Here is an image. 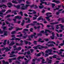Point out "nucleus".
I'll return each instance as SVG.
<instances>
[{"mask_svg":"<svg viewBox=\"0 0 64 64\" xmlns=\"http://www.w3.org/2000/svg\"><path fill=\"white\" fill-rule=\"evenodd\" d=\"M15 54V51H12L11 52V53L10 54V56H9V57L10 58H12V57H15L16 55L15 54Z\"/></svg>","mask_w":64,"mask_h":64,"instance_id":"f257e3e1","label":"nucleus"},{"mask_svg":"<svg viewBox=\"0 0 64 64\" xmlns=\"http://www.w3.org/2000/svg\"><path fill=\"white\" fill-rule=\"evenodd\" d=\"M15 19H13L12 20L14 21H16V19H18V20H20L22 18V16H14Z\"/></svg>","mask_w":64,"mask_h":64,"instance_id":"f03ea898","label":"nucleus"},{"mask_svg":"<svg viewBox=\"0 0 64 64\" xmlns=\"http://www.w3.org/2000/svg\"><path fill=\"white\" fill-rule=\"evenodd\" d=\"M25 31H28V30L26 28L24 29L23 31V32L24 33V36H25V35H27L26 34H26V32Z\"/></svg>","mask_w":64,"mask_h":64,"instance_id":"7ed1b4c3","label":"nucleus"},{"mask_svg":"<svg viewBox=\"0 0 64 64\" xmlns=\"http://www.w3.org/2000/svg\"><path fill=\"white\" fill-rule=\"evenodd\" d=\"M37 47H41L42 48H45V49H47L48 47L47 46H40V45H38L37 46H36Z\"/></svg>","mask_w":64,"mask_h":64,"instance_id":"20e7f679","label":"nucleus"},{"mask_svg":"<svg viewBox=\"0 0 64 64\" xmlns=\"http://www.w3.org/2000/svg\"><path fill=\"white\" fill-rule=\"evenodd\" d=\"M42 16H41L40 17L38 18H37V20H38V21H39L42 20V21H45V19L44 18L43 19L42 18Z\"/></svg>","mask_w":64,"mask_h":64,"instance_id":"39448f33","label":"nucleus"},{"mask_svg":"<svg viewBox=\"0 0 64 64\" xmlns=\"http://www.w3.org/2000/svg\"><path fill=\"white\" fill-rule=\"evenodd\" d=\"M62 21V23H64V18H59V19H58V21Z\"/></svg>","mask_w":64,"mask_h":64,"instance_id":"423d86ee","label":"nucleus"},{"mask_svg":"<svg viewBox=\"0 0 64 64\" xmlns=\"http://www.w3.org/2000/svg\"><path fill=\"white\" fill-rule=\"evenodd\" d=\"M52 36H50V38H51V39L52 40H53L54 39V37H55V36H54V35H55V34L54 33V32H52Z\"/></svg>","mask_w":64,"mask_h":64,"instance_id":"0eeeda50","label":"nucleus"},{"mask_svg":"<svg viewBox=\"0 0 64 64\" xmlns=\"http://www.w3.org/2000/svg\"><path fill=\"white\" fill-rule=\"evenodd\" d=\"M15 39H14V38H12L11 39V40H16V41H17V40H18V41H20V39L19 38H14Z\"/></svg>","mask_w":64,"mask_h":64,"instance_id":"6e6552de","label":"nucleus"},{"mask_svg":"<svg viewBox=\"0 0 64 64\" xmlns=\"http://www.w3.org/2000/svg\"><path fill=\"white\" fill-rule=\"evenodd\" d=\"M13 6L15 7V8H16L17 9H20V6L19 5L16 6L14 5H13Z\"/></svg>","mask_w":64,"mask_h":64,"instance_id":"1a4fd4ad","label":"nucleus"},{"mask_svg":"<svg viewBox=\"0 0 64 64\" xmlns=\"http://www.w3.org/2000/svg\"><path fill=\"white\" fill-rule=\"evenodd\" d=\"M46 46H48V47H54V44H46Z\"/></svg>","mask_w":64,"mask_h":64,"instance_id":"9d476101","label":"nucleus"},{"mask_svg":"<svg viewBox=\"0 0 64 64\" xmlns=\"http://www.w3.org/2000/svg\"><path fill=\"white\" fill-rule=\"evenodd\" d=\"M58 23H59V22H54L50 23V24L51 25H54V24H58Z\"/></svg>","mask_w":64,"mask_h":64,"instance_id":"9b49d317","label":"nucleus"},{"mask_svg":"<svg viewBox=\"0 0 64 64\" xmlns=\"http://www.w3.org/2000/svg\"><path fill=\"white\" fill-rule=\"evenodd\" d=\"M52 2H54V3H60V2L58 0H54L52 1Z\"/></svg>","mask_w":64,"mask_h":64,"instance_id":"f8f14e48","label":"nucleus"},{"mask_svg":"<svg viewBox=\"0 0 64 64\" xmlns=\"http://www.w3.org/2000/svg\"><path fill=\"white\" fill-rule=\"evenodd\" d=\"M41 40H42V39L40 38L38 39V42H40L41 43H43V42H44V40L41 41Z\"/></svg>","mask_w":64,"mask_h":64,"instance_id":"ddd939ff","label":"nucleus"},{"mask_svg":"<svg viewBox=\"0 0 64 64\" xmlns=\"http://www.w3.org/2000/svg\"><path fill=\"white\" fill-rule=\"evenodd\" d=\"M47 44H50V43H52V44H56V43L53 41H49L47 43Z\"/></svg>","mask_w":64,"mask_h":64,"instance_id":"4468645a","label":"nucleus"},{"mask_svg":"<svg viewBox=\"0 0 64 64\" xmlns=\"http://www.w3.org/2000/svg\"><path fill=\"white\" fill-rule=\"evenodd\" d=\"M24 57L25 56H23L22 57V56H20L18 57L17 59L18 60H19L20 59H23V58H24Z\"/></svg>","mask_w":64,"mask_h":64,"instance_id":"2eb2a0df","label":"nucleus"},{"mask_svg":"<svg viewBox=\"0 0 64 64\" xmlns=\"http://www.w3.org/2000/svg\"><path fill=\"white\" fill-rule=\"evenodd\" d=\"M40 25H42V28H43V27H44V26L43 24H42V23L39 24L38 22L36 24V25H40Z\"/></svg>","mask_w":64,"mask_h":64,"instance_id":"dca6fc26","label":"nucleus"},{"mask_svg":"<svg viewBox=\"0 0 64 64\" xmlns=\"http://www.w3.org/2000/svg\"><path fill=\"white\" fill-rule=\"evenodd\" d=\"M2 64H9V62H5V60H2Z\"/></svg>","mask_w":64,"mask_h":64,"instance_id":"f3484780","label":"nucleus"},{"mask_svg":"<svg viewBox=\"0 0 64 64\" xmlns=\"http://www.w3.org/2000/svg\"><path fill=\"white\" fill-rule=\"evenodd\" d=\"M58 8H56V9H54V11H56V10H59V8H60V7H61V6H60L58 5Z\"/></svg>","mask_w":64,"mask_h":64,"instance_id":"a211bd4d","label":"nucleus"},{"mask_svg":"<svg viewBox=\"0 0 64 64\" xmlns=\"http://www.w3.org/2000/svg\"><path fill=\"white\" fill-rule=\"evenodd\" d=\"M46 61H49L48 62V63H51L52 62V60H49L48 58H46Z\"/></svg>","mask_w":64,"mask_h":64,"instance_id":"6ab92c4d","label":"nucleus"},{"mask_svg":"<svg viewBox=\"0 0 64 64\" xmlns=\"http://www.w3.org/2000/svg\"><path fill=\"white\" fill-rule=\"evenodd\" d=\"M15 44V42H14L13 41L12 42H10V44H9V46H13Z\"/></svg>","mask_w":64,"mask_h":64,"instance_id":"aec40b11","label":"nucleus"},{"mask_svg":"<svg viewBox=\"0 0 64 64\" xmlns=\"http://www.w3.org/2000/svg\"><path fill=\"white\" fill-rule=\"evenodd\" d=\"M55 31H56V32H57L58 33H60L61 32H62V30H59V31L57 29H56L55 30Z\"/></svg>","mask_w":64,"mask_h":64,"instance_id":"412c9836","label":"nucleus"},{"mask_svg":"<svg viewBox=\"0 0 64 64\" xmlns=\"http://www.w3.org/2000/svg\"><path fill=\"white\" fill-rule=\"evenodd\" d=\"M59 26H60L61 29H62V30H64V28H64V26H62L61 24H59Z\"/></svg>","mask_w":64,"mask_h":64,"instance_id":"4be33fe9","label":"nucleus"},{"mask_svg":"<svg viewBox=\"0 0 64 64\" xmlns=\"http://www.w3.org/2000/svg\"><path fill=\"white\" fill-rule=\"evenodd\" d=\"M52 13L51 12H48L46 13V15L47 16H48V14H49V15H52Z\"/></svg>","mask_w":64,"mask_h":64,"instance_id":"5701e85b","label":"nucleus"},{"mask_svg":"<svg viewBox=\"0 0 64 64\" xmlns=\"http://www.w3.org/2000/svg\"><path fill=\"white\" fill-rule=\"evenodd\" d=\"M7 7L5 5V4H0V8H1V7Z\"/></svg>","mask_w":64,"mask_h":64,"instance_id":"b1692460","label":"nucleus"},{"mask_svg":"<svg viewBox=\"0 0 64 64\" xmlns=\"http://www.w3.org/2000/svg\"><path fill=\"white\" fill-rule=\"evenodd\" d=\"M45 61V60L44 59H42V64L43 63H47V62H44Z\"/></svg>","mask_w":64,"mask_h":64,"instance_id":"393cba45","label":"nucleus"},{"mask_svg":"<svg viewBox=\"0 0 64 64\" xmlns=\"http://www.w3.org/2000/svg\"><path fill=\"white\" fill-rule=\"evenodd\" d=\"M0 17H1L2 18H3L4 17V16H3V13L2 12H0Z\"/></svg>","mask_w":64,"mask_h":64,"instance_id":"a878e982","label":"nucleus"},{"mask_svg":"<svg viewBox=\"0 0 64 64\" xmlns=\"http://www.w3.org/2000/svg\"><path fill=\"white\" fill-rule=\"evenodd\" d=\"M5 22L6 23V24H7V25H8V26L10 27V24L7 21H5Z\"/></svg>","mask_w":64,"mask_h":64,"instance_id":"bb28decb","label":"nucleus"},{"mask_svg":"<svg viewBox=\"0 0 64 64\" xmlns=\"http://www.w3.org/2000/svg\"><path fill=\"white\" fill-rule=\"evenodd\" d=\"M5 50V52H8V51L10 50V49H9V48H8V47H7L6 48Z\"/></svg>","mask_w":64,"mask_h":64,"instance_id":"cd10ccee","label":"nucleus"},{"mask_svg":"<svg viewBox=\"0 0 64 64\" xmlns=\"http://www.w3.org/2000/svg\"><path fill=\"white\" fill-rule=\"evenodd\" d=\"M41 52H40L39 53L37 54L36 56L37 57H39L41 56Z\"/></svg>","mask_w":64,"mask_h":64,"instance_id":"c85d7f7f","label":"nucleus"},{"mask_svg":"<svg viewBox=\"0 0 64 64\" xmlns=\"http://www.w3.org/2000/svg\"><path fill=\"white\" fill-rule=\"evenodd\" d=\"M63 43H62L61 44H60L59 45V46H63L64 45V40L63 41Z\"/></svg>","mask_w":64,"mask_h":64,"instance_id":"c756f323","label":"nucleus"},{"mask_svg":"<svg viewBox=\"0 0 64 64\" xmlns=\"http://www.w3.org/2000/svg\"><path fill=\"white\" fill-rule=\"evenodd\" d=\"M12 3H14V4H17L18 3V2L14 0L12 1Z\"/></svg>","mask_w":64,"mask_h":64,"instance_id":"7c9ffc66","label":"nucleus"},{"mask_svg":"<svg viewBox=\"0 0 64 64\" xmlns=\"http://www.w3.org/2000/svg\"><path fill=\"white\" fill-rule=\"evenodd\" d=\"M38 7L40 9H42V8H44V6H39Z\"/></svg>","mask_w":64,"mask_h":64,"instance_id":"2f4dec72","label":"nucleus"},{"mask_svg":"<svg viewBox=\"0 0 64 64\" xmlns=\"http://www.w3.org/2000/svg\"><path fill=\"white\" fill-rule=\"evenodd\" d=\"M24 7H25V6H22L21 7V9L22 10H26V8H24Z\"/></svg>","mask_w":64,"mask_h":64,"instance_id":"473e14b6","label":"nucleus"},{"mask_svg":"<svg viewBox=\"0 0 64 64\" xmlns=\"http://www.w3.org/2000/svg\"><path fill=\"white\" fill-rule=\"evenodd\" d=\"M56 53H58V54H61L62 53V52L60 51V52H58V51H56Z\"/></svg>","mask_w":64,"mask_h":64,"instance_id":"72a5a7b5","label":"nucleus"},{"mask_svg":"<svg viewBox=\"0 0 64 64\" xmlns=\"http://www.w3.org/2000/svg\"><path fill=\"white\" fill-rule=\"evenodd\" d=\"M47 31L49 33H51V32H50V30H46L45 32H44V33H46Z\"/></svg>","mask_w":64,"mask_h":64,"instance_id":"f704fd0d","label":"nucleus"},{"mask_svg":"<svg viewBox=\"0 0 64 64\" xmlns=\"http://www.w3.org/2000/svg\"><path fill=\"white\" fill-rule=\"evenodd\" d=\"M26 23H30V19H28V21L26 22Z\"/></svg>","mask_w":64,"mask_h":64,"instance_id":"c9c22d12","label":"nucleus"},{"mask_svg":"<svg viewBox=\"0 0 64 64\" xmlns=\"http://www.w3.org/2000/svg\"><path fill=\"white\" fill-rule=\"evenodd\" d=\"M14 28V27H12V26H11L10 28H9L8 29V30L10 31L11 30L13 29V28Z\"/></svg>","mask_w":64,"mask_h":64,"instance_id":"e433bc0d","label":"nucleus"},{"mask_svg":"<svg viewBox=\"0 0 64 64\" xmlns=\"http://www.w3.org/2000/svg\"><path fill=\"white\" fill-rule=\"evenodd\" d=\"M37 35L38 36H42V34H39L38 33L37 34Z\"/></svg>","mask_w":64,"mask_h":64,"instance_id":"4c0bfd02","label":"nucleus"},{"mask_svg":"<svg viewBox=\"0 0 64 64\" xmlns=\"http://www.w3.org/2000/svg\"><path fill=\"white\" fill-rule=\"evenodd\" d=\"M22 37L23 38L25 39L28 37V35H26L25 36H22Z\"/></svg>","mask_w":64,"mask_h":64,"instance_id":"58836bf2","label":"nucleus"},{"mask_svg":"<svg viewBox=\"0 0 64 64\" xmlns=\"http://www.w3.org/2000/svg\"><path fill=\"white\" fill-rule=\"evenodd\" d=\"M46 19L48 21H49L50 20V19H49V17H46Z\"/></svg>","mask_w":64,"mask_h":64,"instance_id":"ea45409f","label":"nucleus"},{"mask_svg":"<svg viewBox=\"0 0 64 64\" xmlns=\"http://www.w3.org/2000/svg\"><path fill=\"white\" fill-rule=\"evenodd\" d=\"M7 32L5 31L4 32V36H7Z\"/></svg>","mask_w":64,"mask_h":64,"instance_id":"a19ab883","label":"nucleus"},{"mask_svg":"<svg viewBox=\"0 0 64 64\" xmlns=\"http://www.w3.org/2000/svg\"><path fill=\"white\" fill-rule=\"evenodd\" d=\"M8 5H10V6H12V4L10 2H8L7 4Z\"/></svg>","mask_w":64,"mask_h":64,"instance_id":"79ce46f5","label":"nucleus"},{"mask_svg":"<svg viewBox=\"0 0 64 64\" xmlns=\"http://www.w3.org/2000/svg\"><path fill=\"white\" fill-rule=\"evenodd\" d=\"M23 28H18V29L16 30V31H18V30H22V29Z\"/></svg>","mask_w":64,"mask_h":64,"instance_id":"37998d69","label":"nucleus"},{"mask_svg":"<svg viewBox=\"0 0 64 64\" xmlns=\"http://www.w3.org/2000/svg\"><path fill=\"white\" fill-rule=\"evenodd\" d=\"M33 48H34L35 50H37V49H38V47L37 46H34L33 47Z\"/></svg>","mask_w":64,"mask_h":64,"instance_id":"c03bdc74","label":"nucleus"},{"mask_svg":"<svg viewBox=\"0 0 64 64\" xmlns=\"http://www.w3.org/2000/svg\"><path fill=\"white\" fill-rule=\"evenodd\" d=\"M12 58L8 59L9 62L10 63H11L12 62Z\"/></svg>","mask_w":64,"mask_h":64,"instance_id":"a18cd8bd","label":"nucleus"},{"mask_svg":"<svg viewBox=\"0 0 64 64\" xmlns=\"http://www.w3.org/2000/svg\"><path fill=\"white\" fill-rule=\"evenodd\" d=\"M56 56H57V55L56 54H54L53 56H52V57L53 58H56Z\"/></svg>","mask_w":64,"mask_h":64,"instance_id":"49530a36","label":"nucleus"},{"mask_svg":"<svg viewBox=\"0 0 64 64\" xmlns=\"http://www.w3.org/2000/svg\"><path fill=\"white\" fill-rule=\"evenodd\" d=\"M22 34H21L20 35H18L16 36L17 37H22Z\"/></svg>","mask_w":64,"mask_h":64,"instance_id":"de8ad7c7","label":"nucleus"},{"mask_svg":"<svg viewBox=\"0 0 64 64\" xmlns=\"http://www.w3.org/2000/svg\"><path fill=\"white\" fill-rule=\"evenodd\" d=\"M15 63L17 64H20V62L18 61H16L15 62Z\"/></svg>","mask_w":64,"mask_h":64,"instance_id":"09e8293b","label":"nucleus"},{"mask_svg":"<svg viewBox=\"0 0 64 64\" xmlns=\"http://www.w3.org/2000/svg\"><path fill=\"white\" fill-rule=\"evenodd\" d=\"M16 33V32H15V31H14L12 32H11V34H15Z\"/></svg>","mask_w":64,"mask_h":64,"instance_id":"8fccbe9b","label":"nucleus"},{"mask_svg":"<svg viewBox=\"0 0 64 64\" xmlns=\"http://www.w3.org/2000/svg\"><path fill=\"white\" fill-rule=\"evenodd\" d=\"M16 46H21V44H19L18 43H16Z\"/></svg>","mask_w":64,"mask_h":64,"instance_id":"3c124183","label":"nucleus"},{"mask_svg":"<svg viewBox=\"0 0 64 64\" xmlns=\"http://www.w3.org/2000/svg\"><path fill=\"white\" fill-rule=\"evenodd\" d=\"M20 14L22 16H23V12L22 11H20Z\"/></svg>","mask_w":64,"mask_h":64,"instance_id":"603ef678","label":"nucleus"},{"mask_svg":"<svg viewBox=\"0 0 64 64\" xmlns=\"http://www.w3.org/2000/svg\"><path fill=\"white\" fill-rule=\"evenodd\" d=\"M37 42L34 41L33 42V43L34 44V45H37Z\"/></svg>","mask_w":64,"mask_h":64,"instance_id":"864d4df0","label":"nucleus"},{"mask_svg":"<svg viewBox=\"0 0 64 64\" xmlns=\"http://www.w3.org/2000/svg\"><path fill=\"white\" fill-rule=\"evenodd\" d=\"M21 49H22L21 47H19L18 48V51H20V50H21Z\"/></svg>","mask_w":64,"mask_h":64,"instance_id":"5fc2aeb1","label":"nucleus"},{"mask_svg":"<svg viewBox=\"0 0 64 64\" xmlns=\"http://www.w3.org/2000/svg\"><path fill=\"white\" fill-rule=\"evenodd\" d=\"M52 8H54V6H55V4H52Z\"/></svg>","mask_w":64,"mask_h":64,"instance_id":"6e6d98bb","label":"nucleus"},{"mask_svg":"<svg viewBox=\"0 0 64 64\" xmlns=\"http://www.w3.org/2000/svg\"><path fill=\"white\" fill-rule=\"evenodd\" d=\"M49 56L48 54H45V56H44V57H48Z\"/></svg>","mask_w":64,"mask_h":64,"instance_id":"4d7b16f0","label":"nucleus"},{"mask_svg":"<svg viewBox=\"0 0 64 64\" xmlns=\"http://www.w3.org/2000/svg\"><path fill=\"white\" fill-rule=\"evenodd\" d=\"M45 12V10L44 9H42V13H44Z\"/></svg>","mask_w":64,"mask_h":64,"instance_id":"13d9d810","label":"nucleus"},{"mask_svg":"<svg viewBox=\"0 0 64 64\" xmlns=\"http://www.w3.org/2000/svg\"><path fill=\"white\" fill-rule=\"evenodd\" d=\"M26 4H30L31 3L30 2H28V1H26Z\"/></svg>","mask_w":64,"mask_h":64,"instance_id":"bf43d9fd","label":"nucleus"},{"mask_svg":"<svg viewBox=\"0 0 64 64\" xmlns=\"http://www.w3.org/2000/svg\"><path fill=\"white\" fill-rule=\"evenodd\" d=\"M44 40H45V41L46 42H48V41H49V39H48L44 38Z\"/></svg>","mask_w":64,"mask_h":64,"instance_id":"052dcab7","label":"nucleus"},{"mask_svg":"<svg viewBox=\"0 0 64 64\" xmlns=\"http://www.w3.org/2000/svg\"><path fill=\"white\" fill-rule=\"evenodd\" d=\"M36 19H37V17H34L32 18V20H36Z\"/></svg>","mask_w":64,"mask_h":64,"instance_id":"680f3d73","label":"nucleus"},{"mask_svg":"<svg viewBox=\"0 0 64 64\" xmlns=\"http://www.w3.org/2000/svg\"><path fill=\"white\" fill-rule=\"evenodd\" d=\"M29 6V5H28L27 4L26 5V6L25 7V8L26 9H27V7H28V6Z\"/></svg>","mask_w":64,"mask_h":64,"instance_id":"e2e57ef3","label":"nucleus"},{"mask_svg":"<svg viewBox=\"0 0 64 64\" xmlns=\"http://www.w3.org/2000/svg\"><path fill=\"white\" fill-rule=\"evenodd\" d=\"M17 11V10H14L12 11V13H14V14Z\"/></svg>","mask_w":64,"mask_h":64,"instance_id":"0e129e2a","label":"nucleus"},{"mask_svg":"<svg viewBox=\"0 0 64 64\" xmlns=\"http://www.w3.org/2000/svg\"><path fill=\"white\" fill-rule=\"evenodd\" d=\"M24 42L26 44H27L28 43V42L24 40Z\"/></svg>","mask_w":64,"mask_h":64,"instance_id":"69168bd1","label":"nucleus"},{"mask_svg":"<svg viewBox=\"0 0 64 64\" xmlns=\"http://www.w3.org/2000/svg\"><path fill=\"white\" fill-rule=\"evenodd\" d=\"M34 4H33L31 6H30V8H34Z\"/></svg>","mask_w":64,"mask_h":64,"instance_id":"338daca9","label":"nucleus"},{"mask_svg":"<svg viewBox=\"0 0 64 64\" xmlns=\"http://www.w3.org/2000/svg\"><path fill=\"white\" fill-rule=\"evenodd\" d=\"M34 6L35 7L34 8V9H37V8H38V7L37 6V5H35Z\"/></svg>","mask_w":64,"mask_h":64,"instance_id":"774afa93","label":"nucleus"}]
</instances>
